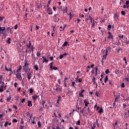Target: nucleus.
<instances>
[{
	"mask_svg": "<svg viewBox=\"0 0 129 129\" xmlns=\"http://www.w3.org/2000/svg\"><path fill=\"white\" fill-rule=\"evenodd\" d=\"M77 22H78V24H79V23H80V22H81V20L78 19H77Z\"/></svg>",
	"mask_w": 129,
	"mask_h": 129,
	"instance_id": "63",
	"label": "nucleus"
},
{
	"mask_svg": "<svg viewBox=\"0 0 129 129\" xmlns=\"http://www.w3.org/2000/svg\"><path fill=\"white\" fill-rule=\"evenodd\" d=\"M89 20H90L91 23H93V22H94V19H93V18H92V17H91V16H89Z\"/></svg>",
	"mask_w": 129,
	"mask_h": 129,
	"instance_id": "21",
	"label": "nucleus"
},
{
	"mask_svg": "<svg viewBox=\"0 0 129 129\" xmlns=\"http://www.w3.org/2000/svg\"><path fill=\"white\" fill-rule=\"evenodd\" d=\"M95 73H97V71L98 70V69L97 68V67H95Z\"/></svg>",
	"mask_w": 129,
	"mask_h": 129,
	"instance_id": "47",
	"label": "nucleus"
},
{
	"mask_svg": "<svg viewBox=\"0 0 129 129\" xmlns=\"http://www.w3.org/2000/svg\"><path fill=\"white\" fill-rule=\"evenodd\" d=\"M121 14L122 16H125V12L123 11L121 12Z\"/></svg>",
	"mask_w": 129,
	"mask_h": 129,
	"instance_id": "42",
	"label": "nucleus"
},
{
	"mask_svg": "<svg viewBox=\"0 0 129 129\" xmlns=\"http://www.w3.org/2000/svg\"><path fill=\"white\" fill-rule=\"evenodd\" d=\"M47 13L48 14V15H53L52 9L49 7L47 9Z\"/></svg>",
	"mask_w": 129,
	"mask_h": 129,
	"instance_id": "11",
	"label": "nucleus"
},
{
	"mask_svg": "<svg viewBox=\"0 0 129 129\" xmlns=\"http://www.w3.org/2000/svg\"><path fill=\"white\" fill-rule=\"evenodd\" d=\"M29 63H28V62L26 61L25 63H24V66L23 67V70L27 72L28 71V67L27 66H28Z\"/></svg>",
	"mask_w": 129,
	"mask_h": 129,
	"instance_id": "5",
	"label": "nucleus"
},
{
	"mask_svg": "<svg viewBox=\"0 0 129 129\" xmlns=\"http://www.w3.org/2000/svg\"><path fill=\"white\" fill-rule=\"evenodd\" d=\"M108 34L109 35L108 36V39L109 40H113V35H112V34H111V32H108Z\"/></svg>",
	"mask_w": 129,
	"mask_h": 129,
	"instance_id": "9",
	"label": "nucleus"
},
{
	"mask_svg": "<svg viewBox=\"0 0 129 129\" xmlns=\"http://www.w3.org/2000/svg\"><path fill=\"white\" fill-rule=\"evenodd\" d=\"M52 28L53 31L55 32V31H56V27L53 26Z\"/></svg>",
	"mask_w": 129,
	"mask_h": 129,
	"instance_id": "53",
	"label": "nucleus"
},
{
	"mask_svg": "<svg viewBox=\"0 0 129 129\" xmlns=\"http://www.w3.org/2000/svg\"><path fill=\"white\" fill-rule=\"evenodd\" d=\"M53 19L54 20L55 23H57V22H59V15L55 14L53 16Z\"/></svg>",
	"mask_w": 129,
	"mask_h": 129,
	"instance_id": "4",
	"label": "nucleus"
},
{
	"mask_svg": "<svg viewBox=\"0 0 129 129\" xmlns=\"http://www.w3.org/2000/svg\"><path fill=\"white\" fill-rule=\"evenodd\" d=\"M70 20L72 19V14H71V13H70Z\"/></svg>",
	"mask_w": 129,
	"mask_h": 129,
	"instance_id": "62",
	"label": "nucleus"
},
{
	"mask_svg": "<svg viewBox=\"0 0 129 129\" xmlns=\"http://www.w3.org/2000/svg\"><path fill=\"white\" fill-rule=\"evenodd\" d=\"M8 124H9V122L8 121H6L4 124V126L5 127H7V126H8Z\"/></svg>",
	"mask_w": 129,
	"mask_h": 129,
	"instance_id": "41",
	"label": "nucleus"
},
{
	"mask_svg": "<svg viewBox=\"0 0 129 129\" xmlns=\"http://www.w3.org/2000/svg\"><path fill=\"white\" fill-rule=\"evenodd\" d=\"M19 129H24V126L21 125Z\"/></svg>",
	"mask_w": 129,
	"mask_h": 129,
	"instance_id": "64",
	"label": "nucleus"
},
{
	"mask_svg": "<svg viewBox=\"0 0 129 129\" xmlns=\"http://www.w3.org/2000/svg\"><path fill=\"white\" fill-rule=\"evenodd\" d=\"M95 26V23L94 22L92 23V27L91 28H94V26Z\"/></svg>",
	"mask_w": 129,
	"mask_h": 129,
	"instance_id": "44",
	"label": "nucleus"
},
{
	"mask_svg": "<svg viewBox=\"0 0 129 129\" xmlns=\"http://www.w3.org/2000/svg\"><path fill=\"white\" fill-rule=\"evenodd\" d=\"M4 116V113L2 114H0V118H2V117Z\"/></svg>",
	"mask_w": 129,
	"mask_h": 129,
	"instance_id": "61",
	"label": "nucleus"
},
{
	"mask_svg": "<svg viewBox=\"0 0 129 129\" xmlns=\"http://www.w3.org/2000/svg\"><path fill=\"white\" fill-rule=\"evenodd\" d=\"M16 78L19 79L20 81H22V79H23L22 78V73H17L16 74Z\"/></svg>",
	"mask_w": 129,
	"mask_h": 129,
	"instance_id": "7",
	"label": "nucleus"
},
{
	"mask_svg": "<svg viewBox=\"0 0 129 129\" xmlns=\"http://www.w3.org/2000/svg\"><path fill=\"white\" fill-rule=\"evenodd\" d=\"M67 12H68V8L66 7L65 9L63 10V13H67Z\"/></svg>",
	"mask_w": 129,
	"mask_h": 129,
	"instance_id": "27",
	"label": "nucleus"
},
{
	"mask_svg": "<svg viewBox=\"0 0 129 129\" xmlns=\"http://www.w3.org/2000/svg\"><path fill=\"white\" fill-rule=\"evenodd\" d=\"M124 4V0H120L119 5L121 6V5H123Z\"/></svg>",
	"mask_w": 129,
	"mask_h": 129,
	"instance_id": "30",
	"label": "nucleus"
},
{
	"mask_svg": "<svg viewBox=\"0 0 129 129\" xmlns=\"http://www.w3.org/2000/svg\"><path fill=\"white\" fill-rule=\"evenodd\" d=\"M98 112L99 113H102V112H103V109L102 108H101L99 110Z\"/></svg>",
	"mask_w": 129,
	"mask_h": 129,
	"instance_id": "35",
	"label": "nucleus"
},
{
	"mask_svg": "<svg viewBox=\"0 0 129 129\" xmlns=\"http://www.w3.org/2000/svg\"><path fill=\"white\" fill-rule=\"evenodd\" d=\"M37 98H39V96L37 95V94H34L32 96V99L33 100H36Z\"/></svg>",
	"mask_w": 129,
	"mask_h": 129,
	"instance_id": "15",
	"label": "nucleus"
},
{
	"mask_svg": "<svg viewBox=\"0 0 129 129\" xmlns=\"http://www.w3.org/2000/svg\"><path fill=\"white\" fill-rule=\"evenodd\" d=\"M121 48L119 47L118 49H117V53H119V51H121Z\"/></svg>",
	"mask_w": 129,
	"mask_h": 129,
	"instance_id": "50",
	"label": "nucleus"
},
{
	"mask_svg": "<svg viewBox=\"0 0 129 129\" xmlns=\"http://www.w3.org/2000/svg\"><path fill=\"white\" fill-rule=\"evenodd\" d=\"M121 87L122 88H124V87H125V85H124V83H123L121 84Z\"/></svg>",
	"mask_w": 129,
	"mask_h": 129,
	"instance_id": "39",
	"label": "nucleus"
},
{
	"mask_svg": "<svg viewBox=\"0 0 129 129\" xmlns=\"http://www.w3.org/2000/svg\"><path fill=\"white\" fill-rule=\"evenodd\" d=\"M63 57H64V55H63V54H60V55H59V59H63Z\"/></svg>",
	"mask_w": 129,
	"mask_h": 129,
	"instance_id": "45",
	"label": "nucleus"
},
{
	"mask_svg": "<svg viewBox=\"0 0 129 129\" xmlns=\"http://www.w3.org/2000/svg\"><path fill=\"white\" fill-rule=\"evenodd\" d=\"M57 100L58 101H60L61 100V96H58Z\"/></svg>",
	"mask_w": 129,
	"mask_h": 129,
	"instance_id": "55",
	"label": "nucleus"
},
{
	"mask_svg": "<svg viewBox=\"0 0 129 129\" xmlns=\"http://www.w3.org/2000/svg\"><path fill=\"white\" fill-rule=\"evenodd\" d=\"M104 83H106V82H107V81H108V77L107 76H106L104 80Z\"/></svg>",
	"mask_w": 129,
	"mask_h": 129,
	"instance_id": "22",
	"label": "nucleus"
},
{
	"mask_svg": "<svg viewBox=\"0 0 129 129\" xmlns=\"http://www.w3.org/2000/svg\"><path fill=\"white\" fill-rule=\"evenodd\" d=\"M14 29L15 30H17L18 29V25H15V27H14Z\"/></svg>",
	"mask_w": 129,
	"mask_h": 129,
	"instance_id": "59",
	"label": "nucleus"
},
{
	"mask_svg": "<svg viewBox=\"0 0 129 129\" xmlns=\"http://www.w3.org/2000/svg\"><path fill=\"white\" fill-rule=\"evenodd\" d=\"M123 61H125V64H126L127 62H126V57H124L123 59Z\"/></svg>",
	"mask_w": 129,
	"mask_h": 129,
	"instance_id": "60",
	"label": "nucleus"
},
{
	"mask_svg": "<svg viewBox=\"0 0 129 129\" xmlns=\"http://www.w3.org/2000/svg\"><path fill=\"white\" fill-rule=\"evenodd\" d=\"M4 92V89L3 88V87L0 88V92Z\"/></svg>",
	"mask_w": 129,
	"mask_h": 129,
	"instance_id": "52",
	"label": "nucleus"
},
{
	"mask_svg": "<svg viewBox=\"0 0 129 129\" xmlns=\"http://www.w3.org/2000/svg\"><path fill=\"white\" fill-rule=\"evenodd\" d=\"M29 91L30 93H31V94H32V93H33V92H34V89H33V88H31L29 89Z\"/></svg>",
	"mask_w": 129,
	"mask_h": 129,
	"instance_id": "25",
	"label": "nucleus"
},
{
	"mask_svg": "<svg viewBox=\"0 0 129 129\" xmlns=\"http://www.w3.org/2000/svg\"><path fill=\"white\" fill-rule=\"evenodd\" d=\"M118 37L119 38V40H120V39H123V35H118Z\"/></svg>",
	"mask_w": 129,
	"mask_h": 129,
	"instance_id": "43",
	"label": "nucleus"
},
{
	"mask_svg": "<svg viewBox=\"0 0 129 129\" xmlns=\"http://www.w3.org/2000/svg\"><path fill=\"white\" fill-rule=\"evenodd\" d=\"M13 122H18V120L17 119L14 118L13 119Z\"/></svg>",
	"mask_w": 129,
	"mask_h": 129,
	"instance_id": "48",
	"label": "nucleus"
},
{
	"mask_svg": "<svg viewBox=\"0 0 129 129\" xmlns=\"http://www.w3.org/2000/svg\"><path fill=\"white\" fill-rule=\"evenodd\" d=\"M34 68L35 69L36 71H38V70H39V67H38V65L37 64L34 65Z\"/></svg>",
	"mask_w": 129,
	"mask_h": 129,
	"instance_id": "23",
	"label": "nucleus"
},
{
	"mask_svg": "<svg viewBox=\"0 0 129 129\" xmlns=\"http://www.w3.org/2000/svg\"><path fill=\"white\" fill-rule=\"evenodd\" d=\"M32 45V43H31V41H29V45H27V48H28V49H30V48H31V45Z\"/></svg>",
	"mask_w": 129,
	"mask_h": 129,
	"instance_id": "26",
	"label": "nucleus"
},
{
	"mask_svg": "<svg viewBox=\"0 0 129 129\" xmlns=\"http://www.w3.org/2000/svg\"><path fill=\"white\" fill-rule=\"evenodd\" d=\"M116 45L117 46H119V45H120V42H119V41H118V42H116Z\"/></svg>",
	"mask_w": 129,
	"mask_h": 129,
	"instance_id": "58",
	"label": "nucleus"
},
{
	"mask_svg": "<svg viewBox=\"0 0 129 129\" xmlns=\"http://www.w3.org/2000/svg\"><path fill=\"white\" fill-rule=\"evenodd\" d=\"M42 58L43 59V63H48V62H49V60L46 59L45 56H42Z\"/></svg>",
	"mask_w": 129,
	"mask_h": 129,
	"instance_id": "17",
	"label": "nucleus"
},
{
	"mask_svg": "<svg viewBox=\"0 0 129 129\" xmlns=\"http://www.w3.org/2000/svg\"><path fill=\"white\" fill-rule=\"evenodd\" d=\"M37 9H41V8H42V5L40 4V5H37Z\"/></svg>",
	"mask_w": 129,
	"mask_h": 129,
	"instance_id": "38",
	"label": "nucleus"
},
{
	"mask_svg": "<svg viewBox=\"0 0 129 129\" xmlns=\"http://www.w3.org/2000/svg\"><path fill=\"white\" fill-rule=\"evenodd\" d=\"M67 45H68V42L65 41L62 45V47H66V46H67Z\"/></svg>",
	"mask_w": 129,
	"mask_h": 129,
	"instance_id": "28",
	"label": "nucleus"
},
{
	"mask_svg": "<svg viewBox=\"0 0 129 129\" xmlns=\"http://www.w3.org/2000/svg\"><path fill=\"white\" fill-rule=\"evenodd\" d=\"M46 103V101L44 100H42V105L43 106V107H40L39 109V110L40 111H43V110H44V108H45V104Z\"/></svg>",
	"mask_w": 129,
	"mask_h": 129,
	"instance_id": "3",
	"label": "nucleus"
},
{
	"mask_svg": "<svg viewBox=\"0 0 129 129\" xmlns=\"http://www.w3.org/2000/svg\"><path fill=\"white\" fill-rule=\"evenodd\" d=\"M84 103H85V106H88V105L89 104V102L86 101V100H84Z\"/></svg>",
	"mask_w": 129,
	"mask_h": 129,
	"instance_id": "20",
	"label": "nucleus"
},
{
	"mask_svg": "<svg viewBox=\"0 0 129 129\" xmlns=\"http://www.w3.org/2000/svg\"><path fill=\"white\" fill-rule=\"evenodd\" d=\"M84 109H85V107H84L83 109H81L80 110V113H82V114H83V113H84Z\"/></svg>",
	"mask_w": 129,
	"mask_h": 129,
	"instance_id": "32",
	"label": "nucleus"
},
{
	"mask_svg": "<svg viewBox=\"0 0 129 129\" xmlns=\"http://www.w3.org/2000/svg\"><path fill=\"white\" fill-rule=\"evenodd\" d=\"M110 29H111V25L110 24H109L107 27L108 31H110Z\"/></svg>",
	"mask_w": 129,
	"mask_h": 129,
	"instance_id": "31",
	"label": "nucleus"
},
{
	"mask_svg": "<svg viewBox=\"0 0 129 129\" xmlns=\"http://www.w3.org/2000/svg\"><path fill=\"white\" fill-rule=\"evenodd\" d=\"M76 124H77L78 125H80V120H78Z\"/></svg>",
	"mask_w": 129,
	"mask_h": 129,
	"instance_id": "51",
	"label": "nucleus"
},
{
	"mask_svg": "<svg viewBox=\"0 0 129 129\" xmlns=\"http://www.w3.org/2000/svg\"><path fill=\"white\" fill-rule=\"evenodd\" d=\"M105 74H108V73H109V70H108V69H107L106 71H105Z\"/></svg>",
	"mask_w": 129,
	"mask_h": 129,
	"instance_id": "46",
	"label": "nucleus"
},
{
	"mask_svg": "<svg viewBox=\"0 0 129 129\" xmlns=\"http://www.w3.org/2000/svg\"><path fill=\"white\" fill-rule=\"evenodd\" d=\"M96 79L95 78V77H93L92 79V82L93 83V85H96V88H97V83H96V81H95Z\"/></svg>",
	"mask_w": 129,
	"mask_h": 129,
	"instance_id": "12",
	"label": "nucleus"
},
{
	"mask_svg": "<svg viewBox=\"0 0 129 129\" xmlns=\"http://www.w3.org/2000/svg\"><path fill=\"white\" fill-rule=\"evenodd\" d=\"M21 71H22V66H20L19 68L17 70L16 72L17 73H21L20 72H21Z\"/></svg>",
	"mask_w": 129,
	"mask_h": 129,
	"instance_id": "16",
	"label": "nucleus"
},
{
	"mask_svg": "<svg viewBox=\"0 0 129 129\" xmlns=\"http://www.w3.org/2000/svg\"><path fill=\"white\" fill-rule=\"evenodd\" d=\"M80 109H81V107L80 108L79 107H77L76 108V111H77V112H79V110Z\"/></svg>",
	"mask_w": 129,
	"mask_h": 129,
	"instance_id": "36",
	"label": "nucleus"
},
{
	"mask_svg": "<svg viewBox=\"0 0 129 129\" xmlns=\"http://www.w3.org/2000/svg\"><path fill=\"white\" fill-rule=\"evenodd\" d=\"M13 28L8 27L7 29V31L8 33H10L11 34H13V32L12 30H13Z\"/></svg>",
	"mask_w": 129,
	"mask_h": 129,
	"instance_id": "14",
	"label": "nucleus"
},
{
	"mask_svg": "<svg viewBox=\"0 0 129 129\" xmlns=\"http://www.w3.org/2000/svg\"><path fill=\"white\" fill-rule=\"evenodd\" d=\"M6 31V27H1L0 26V34H2L3 37H7V34L5 33V31Z\"/></svg>",
	"mask_w": 129,
	"mask_h": 129,
	"instance_id": "2",
	"label": "nucleus"
},
{
	"mask_svg": "<svg viewBox=\"0 0 129 129\" xmlns=\"http://www.w3.org/2000/svg\"><path fill=\"white\" fill-rule=\"evenodd\" d=\"M92 127L94 128H95V127H96V125L95 124V123H94L93 124V127Z\"/></svg>",
	"mask_w": 129,
	"mask_h": 129,
	"instance_id": "56",
	"label": "nucleus"
},
{
	"mask_svg": "<svg viewBox=\"0 0 129 129\" xmlns=\"http://www.w3.org/2000/svg\"><path fill=\"white\" fill-rule=\"evenodd\" d=\"M25 101H26V99L25 98L22 99V100H21L22 103H24Z\"/></svg>",
	"mask_w": 129,
	"mask_h": 129,
	"instance_id": "49",
	"label": "nucleus"
},
{
	"mask_svg": "<svg viewBox=\"0 0 129 129\" xmlns=\"http://www.w3.org/2000/svg\"><path fill=\"white\" fill-rule=\"evenodd\" d=\"M119 97H120V96L119 95L116 96L115 98V102H116V100H117V99L119 98Z\"/></svg>",
	"mask_w": 129,
	"mask_h": 129,
	"instance_id": "34",
	"label": "nucleus"
},
{
	"mask_svg": "<svg viewBox=\"0 0 129 129\" xmlns=\"http://www.w3.org/2000/svg\"><path fill=\"white\" fill-rule=\"evenodd\" d=\"M108 50H110V47H108L105 50H104L103 52V55L102 57V60H105V59H106V57H107V54L108 53Z\"/></svg>",
	"mask_w": 129,
	"mask_h": 129,
	"instance_id": "1",
	"label": "nucleus"
},
{
	"mask_svg": "<svg viewBox=\"0 0 129 129\" xmlns=\"http://www.w3.org/2000/svg\"><path fill=\"white\" fill-rule=\"evenodd\" d=\"M125 39V44H126V45L128 44H129V40H127V38H125V37H124Z\"/></svg>",
	"mask_w": 129,
	"mask_h": 129,
	"instance_id": "24",
	"label": "nucleus"
},
{
	"mask_svg": "<svg viewBox=\"0 0 129 129\" xmlns=\"http://www.w3.org/2000/svg\"><path fill=\"white\" fill-rule=\"evenodd\" d=\"M38 127H41L42 126V125H41V122L39 121L37 123Z\"/></svg>",
	"mask_w": 129,
	"mask_h": 129,
	"instance_id": "37",
	"label": "nucleus"
},
{
	"mask_svg": "<svg viewBox=\"0 0 129 129\" xmlns=\"http://www.w3.org/2000/svg\"><path fill=\"white\" fill-rule=\"evenodd\" d=\"M125 5L126 6H128V5H129V1H126Z\"/></svg>",
	"mask_w": 129,
	"mask_h": 129,
	"instance_id": "57",
	"label": "nucleus"
},
{
	"mask_svg": "<svg viewBox=\"0 0 129 129\" xmlns=\"http://www.w3.org/2000/svg\"><path fill=\"white\" fill-rule=\"evenodd\" d=\"M40 55H41V53H40L39 52H37V57H40Z\"/></svg>",
	"mask_w": 129,
	"mask_h": 129,
	"instance_id": "54",
	"label": "nucleus"
},
{
	"mask_svg": "<svg viewBox=\"0 0 129 129\" xmlns=\"http://www.w3.org/2000/svg\"><path fill=\"white\" fill-rule=\"evenodd\" d=\"M56 88L55 91L58 92H61L62 91V88L60 87V85L56 84Z\"/></svg>",
	"mask_w": 129,
	"mask_h": 129,
	"instance_id": "8",
	"label": "nucleus"
},
{
	"mask_svg": "<svg viewBox=\"0 0 129 129\" xmlns=\"http://www.w3.org/2000/svg\"><path fill=\"white\" fill-rule=\"evenodd\" d=\"M53 62H52L50 63V70H58V68L57 67H53Z\"/></svg>",
	"mask_w": 129,
	"mask_h": 129,
	"instance_id": "6",
	"label": "nucleus"
},
{
	"mask_svg": "<svg viewBox=\"0 0 129 129\" xmlns=\"http://www.w3.org/2000/svg\"><path fill=\"white\" fill-rule=\"evenodd\" d=\"M32 73H33L32 72L27 73V78L28 80H31V78H32Z\"/></svg>",
	"mask_w": 129,
	"mask_h": 129,
	"instance_id": "10",
	"label": "nucleus"
},
{
	"mask_svg": "<svg viewBox=\"0 0 129 129\" xmlns=\"http://www.w3.org/2000/svg\"><path fill=\"white\" fill-rule=\"evenodd\" d=\"M119 18L118 15H117V14H115V15H114V19L115 20H118Z\"/></svg>",
	"mask_w": 129,
	"mask_h": 129,
	"instance_id": "19",
	"label": "nucleus"
},
{
	"mask_svg": "<svg viewBox=\"0 0 129 129\" xmlns=\"http://www.w3.org/2000/svg\"><path fill=\"white\" fill-rule=\"evenodd\" d=\"M72 86H73V87H74L75 88H76V87H75V82H72Z\"/></svg>",
	"mask_w": 129,
	"mask_h": 129,
	"instance_id": "40",
	"label": "nucleus"
},
{
	"mask_svg": "<svg viewBox=\"0 0 129 129\" xmlns=\"http://www.w3.org/2000/svg\"><path fill=\"white\" fill-rule=\"evenodd\" d=\"M7 43H8V44H11V38H8V40H7Z\"/></svg>",
	"mask_w": 129,
	"mask_h": 129,
	"instance_id": "33",
	"label": "nucleus"
},
{
	"mask_svg": "<svg viewBox=\"0 0 129 129\" xmlns=\"http://www.w3.org/2000/svg\"><path fill=\"white\" fill-rule=\"evenodd\" d=\"M11 99H12V97H11V96H9V97H8V98L7 99V101H8V102H9V101H11Z\"/></svg>",
	"mask_w": 129,
	"mask_h": 129,
	"instance_id": "29",
	"label": "nucleus"
},
{
	"mask_svg": "<svg viewBox=\"0 0 129 129\" xmlns=\"http://www.w3.org/2000/svg\"><path fill=\"white\" fill-rule=\"evenodd\" d=\"M28 106L31 107V106H33V104H32V101H28Z\"/></svg>",
	"mask_w": 129,
	"mask_h": 129,
	"instance_id": "18",
	"label": "nucleus"
},
{
	"mask_svg": "<svg viewBox=\"0 0 129 129\" xmlns=\"http://www.w3.org/2000/svg\"><path fill=\"white\" fill-rule=\"evenodd\" d=\"M85 91V90H82L81 92H79V95L80 97H84V95H83V92Z\"/></svg>",
	"mask_w": 129,
	"mask_h": 129,
	"instance_id": "13",
	"label": "nucleus"
}]
</instances>
